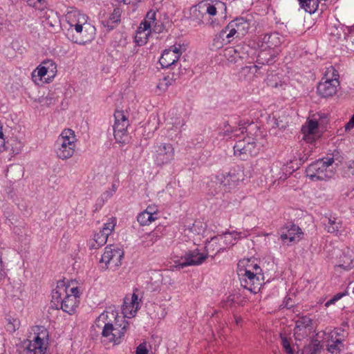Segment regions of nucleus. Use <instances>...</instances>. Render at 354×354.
I'll return each instance as SVG.
<instances>
[{
	"mask_svg": "<svg viewBox=\"0 0 354 354\" xmlns=\"http://www.w3.org/2000/svg\"><path fill=\"white\" fill-rule=\"evenodd\" d=\"M129 323L117 311L106 310L95 319V326L102 330V336L109 342L119 344L124 337Z\"/></svg>",
	"mask_w": 354,
	"mask_h": 354,
	"instance_id": "obj_1",
	"label": "nucleus"
},
{
	"mask_svg": "<svg viewBox=\"0 0 354 354\" xmlns=\"http://www.w3.org/2000/svg\"><path fill=\"white\" fill-rule=\"evenodd\" d=\"M82 290L75 281L68 283L59 281L55 289L52 292V303L57 309L73 315L80 304Z\"/></svg>",
	"mask_w": 354,
	"mask_h": 354,
	"instance_id": "obj_2",
	"label": "nucleus"
},
{
	"mask_svg": "<svg viewBox=\"0 0 354 354\" xmlns=\"http://www.w3.org/2000/svg\"><path fill=\"white\" fill-rule=\"evenodd\" d=\"M237 273L241 286L254 294L257 293L264 282L262 269L254 259H247L239 261Z\"/></svg>",
	"mask_w": 354,
	"mask_h": 354,
	"instance_id": "obj_3",
	"label": "nucleus"
},
{
	"mask_svg": "<svg viewBox=\"0 0 354 354\" xmlns=\"http://www.w3.org/2000/svg\"><path fill=\"white\" fill-rule=\"evenodd\" d=\"M281 39L278 33L265 34L261 35L257 41V46L261 49L259 54L258 60L262 64H272L275 57L279 55V47Z\"/></svg>",
	"mask_w": 354,
	"mask_h": 354,
	"instance_id": "obj_4",
	"label": "nucleus"
},
{
	"mask_svg": "<svg viewBox=\"0 0 354 354\" xmlns=\"http://www.w3.org/2000/svg\"><path fill=\"white\" fill-rule=\"evenodd\" d=\"M77 138L71 129H64L54 143V152L57 158L66 160L73 156L77 148Z\"/></svg>",
	"mask_w": 354,
	"mask_h": 354,
	"instance_id": "obj_5",
	"label": "nucleus"
},
{
	"mask_svg": "<svg viewBox=\"0 0 354 354\" xmlns=\"http://www.w3.org/2000/svg\"><path fill=\"white\" fill-rule=\"evenodd\" d=\"M333 158H324L310 164L306 170L307 176L313 181L326 180L334 174Z\"/></svg>",
	"mask_w": 354,
	"mask_h": 354,
	"instance_id": "obj_6",
	"label": "nucleus"
},
{
	"mask_svg": "<svg viewBox=\"0 0 354 354\" xmlns=\"http://www.w3.org/2000/svg\"><path fill=\"white\" fill-rule=\"evenodd\" d=\"M339 85V73L333 66L326 68L324 77L317 86V93L323 97H328L334 95Z\"/></svg>",
	"mask_w": 354,
	"mask_h": 354,
	"instance_id": "obj_7",
	"label": "nucleus"
},
{
	"mask_svg": "<svg viewBox=\"0 0 354 354\" xmlns=\"http://www.w3.org/2000/svg\"><path fill=\"white\" fill-rule=\"evenodd\" d=\"M162 26L157 25L156 13L153 10H149L138 28L135 37L136 41L139 45H144L147 42L149 36L152 32H160Z\"/></svg>",
	"mask_w": 354,
	"mask_h": 354,
	"instance_id": "obj_8",
	"label": "nucleus"
},
{
	"mask_svg": "<svg viewBox=\"0 0 354 354\" xmlns=\"http://www.w3.org/2000/svg\"><path fill=\"white\" fill-rule=\"evenodd\" d=\"M252 19L247 17H238L232 21L220 32V37L224 39L226 38L227 42H230L231 38L236 35L237 37L244 36L252 26Z\"/></svg>",
	"mask_w": 354,
	"mask_h": 354,
	"instance_id": "obj_9",
	"label": "nucleus"
},
{
	"mask_svg": "<svg viewBox=\"0 0 354 354\" xmlns=\"http://www.w3.org/2000/svg\"><path fill=\"white\" fill-rule=\"evenodd\" d=\"M48 332L44 327H37L31 339L24 342L26 354H44L48 345Z\"/></svg>",
	"mask_w": 354,
	"mask_h": 354,
	"instance_id": "obj_10",
	"label": "nucleus"
},
{
	"mask_svg": "<svg viewBox=\"0 0 354 354\" xmlns=\"http://www.w3.org/2000/svg\"><path fill=\"white\" fill-rule=\"evenodd\" d=\"M259 148L256 140L252 137H245L236 141L234 146V155L243 160H246L259 153Z\"/></svg>",
	"mask_w": 354,
	"mask_h": 354,
	"instance_id": "obj_11",
	"label": "nucleus"
},
{
	"mask_svg": "<svg viewBox=\"0 0 354 354\" xmlns=\"http://www.w3.org/2000/svg\"><path fill=\"white\" fill-rule=\"evenodd\" d=\"M117 224V219L115 217L111 216L103 224L102 228L98 232L93 234V239H90L88 245L90 249H98L104 245L113 232Z\"/></svg>",
	"mask_w": 354,
	"mask_h": 354,
	"instance_id": "obj_12",
	"label": "nucleus"
},
{
	"mask_svg": "<svg viewBox=\"0 0 354 354\" xmlns=\"http://www.w3.org/2000/svg\"><path fill=\"white\" fill-rule=\"evenodd\" d=\"M123 250L118 245H107L102 255L100 263H104L106 268L116 270L121 265L124 257Z\"/></svg>",
	"mask_w": 354,
	"mask_h": 354,
	"instance_id": "obj_13",
	"label": "nucleus"
},
{
	"mask_svg": "<svg viewBox=\"0 0 354 354\" xmlns=\"http://www.w3.org/2000/svg\"><path fill=\"white\" fill-rule=\"evenodd\" d=\"M56 63L52 59L44 60L31 74L32 80L37 84H39L42 79L47 76L46 82H50L57 75Z\"/></svg>",
	"mask_w": 354,
	"mask_h": 354,
	"instance_id": "obj_14",
	"label": "nucleus"
},
{
	"mask_svg": "<svg viewBox=\"0 0 354 354\" xmlns=\"http://www.w3.org/2000/svg\"><path fill=\"white\" fill-rule=\"evenodd\" d=\"M193 13L198 12L202 15V17L208 15L212 18L216 16L223 17L226 15V4L221 1H214L209 2L207 1L201 2L193 8Z\"/></svg>",
	"mask_w": 354,
	"mask_h": 354,
	"instance_id": "obj_15",
	"label": "nucleus"
},
{
	"mask_svg": "<svg viewBox=\"0 0 354 354\" xmlns=\"http://www.w3.org/2000/svg\"><path fill=\"white\" fill-rule=\"evenodd\" d=\"M244 172L241 168L231 169L225 174H221L215 178V183L225 188V191H230L244 180Z\"/></svg>",
	"mask_w": 354,
	"mask_h": 354,
	"instance_id": "obj_16",
	"label": "nucleus"
},
{
	"mask_svg": "<svg viewBox=\"0 0 354 354\" xmlns=\"http://www.w3.org/2000/svg\"><path fill=\"white\" fill-rule=\"evenodd\" d=\"M153 160L158 166L171 162L175 156V149L170 143H158L155 147Z\"/></svg>",
	"mask_w": 354,
	"mask_h": 354,
	"instance_id": "obj_17",
	"label": "nucleus"
},
{
	"mask_svg": "<svg viewBox=\"0 0 354 354\" xmlns=\"http://www.w3.org/2000/svg\"><path fill=\"white\" fill-rule=\"evenodd\" d=\"M185 50V46L180 43H176L169 48L165 49L159 59L162 67L168 68L174 64Z\"/></svg>",
	"mask_w": 354,
	"mask_h": 354,
	"instance_id": "obj_18",
	"label": "nucleus"
},
{
	"mask_svg": "<svg viewBox=\"0 0 354 354\" xmlns=\"http://www.w3.org/2000/svg\"><path fill=\"white\" fill-rule=\"evenodd\" d=\"M241 238V232L236 231L227 232L212 238V243L208 248L210 249L214 244H217L218 245H216L218 248L217 250H223V251H225L235 245Z\"/></svg>",
	"mask_w": 354,
	"mask_h": 354,
	"instance_id": "obj_19",
	"label": "nucleus"
},
{
	"mask_svg": "<svg viewBox=\"0 0 354 354\" xmlns=\"http://www.w3.org/2000/svg\"><path fill=\"white\" fill-rule=\"evenodd\" d=\"M207 259L205 252H201L198 248L187 252L180 259L174 261L175 267L183 268L187 266H198Z\"/></svg>",
	"mask_w": 354,
	"mask_h": 354,
	"instance_id": "obj_20",
	"label": "nucleus"
},
{
	"mask_svg": "<svg viewBox=\"0 0 354 354\" xmlns=\"http://www.w3.org/2000/svg\"><path fill=\"white\" fill-rule=\"evenodd\" d=\"M65 17L71 30H82L83 26L91 24L86 15L73 7L67 9Z\"/></svg>",
	"mask_w": 354,
	"mask_h": 354,
	"instance_id": "obj_21",
	"label": "nucleus"
},
{
	"mask_svg": "<svg viewBox=\"0 0 354 354\" xmlns=\"http://www.w3.org/2000/svg\"><path fill=\"white\" fill-rule=\"evenodd\" d=\"M303 233L300 227L291 224L285 226L281 230L280 239L284 244H290L299 241L301 239Z\"/></svg>",
	"mask_w": 354,
	"mask_h": 354,
	"instance_id": "obj_22",
	"label": "nucleus"
},
{
	"mask_svg": "<svg viewBox=\"0 0 354 354\" xmlns=\"http://www.w3.org/2000/svg\"><path fill=\"white\" fill-rule=\"evenodd\" d=\"M313 330L312 319L308 317H302L296 321L294 328L295 338L301 340L308 337Z\"/></svg>",
	"mask_w": 354,
	"mask_h": 354,
	"instance_id": "obj_23",
	"label": "nucleus"
},
{
	"mask_svg": "<svg viewBox=\"0 0 354 354\" xmlns=\"http://www.w3.org/2000/svg\"><path fill=\"white\" fill-rule=\"evenodd\" d=\"M40 17L44 26L48 29L50 32L56 31L60 27V21L57 12L47 8L42 12H40Z\"/></svg>",
	"mask_w": 354,
	"mask_h": 354,
	"instance_id": "obj_24",
	"label": "nucleus"
},
{
	"mask_svg": "<svg viewBox=\"0 0 354 354\" xmlns=\"http://www.w3.org/2000/svg\"><path fill=\"white\" fill-rule=\"evenodd\" d=\"M77 35L73 41L80 45H85L92 41L95 37L96 29L91 24H86L83 26L82 30H75Z\"/></svg>",
	"mask_w": 354,
	"mask_h": 354,
	"instance_id": "obj_25",
	"label": "nucleus"
},
{
	"mask_svg": "<svg viewBox=\"0 0 354 354\" xmlns=\"http://www.w3.org/2000/svg\"><path fill=\"white\" fill-rule=\"evenodd\" d=\"M139 308L138 297L136 293L131 297H126L122 307V317H133Z\"/></svg>",
	"mask_w": 354,
	"mask_h": 354,
	"instance_id": "obj_26",
	"label": "nucleus"
},
{
	"mask_svg": "<svg viewBox=\"0 0 354 354\" xmlns=\"http://www.w3.org/2000/svg\"><path fill=\"white\" fill-rule=\"evenodd\" d=\"M301 131L304 134V140L312 143L319 137V124L317 120H309L302 127Z\"/></svg>",
	"mask_w": 354,
	"mask_h": 354,
	"instance_id": "obj_27",
	"label": "nucleus"
},
{
	"mask_svg": "<svg viewBox=\"0 0 354 354\" xmlns=\"http://www.w3.org/2000/svg\"><path fill=\"white\" fill-rule=\"evenodd\" d=\"M245 127H232L227 122L223 124V127L218 129V135L223 139H234L245 132Z\"/></svg>",
	"mask_w": 354,
	"mask_h": 354,
	"instance_id": "obj_28",
	"label": "nucleus"
},
{
	"mask_svg": "<svg viewBox=\"0 0 354 354\" xmlns=\"http://www.w3.org/2000/svg\"><path fill=\"white\" fill-rule=\"evenodd\" d=\"M243 49V48L241 46L236 48L230 46L223 50L222 55L230 62L236 63L239 59H243L244 58L241 52Z\"/></svg>",
	"mask_w": 354,
	"mask_h": 354,
	"instance_id": "obj_29",
	"label": "nucleus"
},
{
	"mask_svg": "<svg viewBox=\"0 0 354 354\" xmlns=\"http://www.w3.org/2000/svg\"><path fill=\"white\" fill-rule=\"evenodd\" d=\"M339 263L337 265L339 268L349 270L354 267V248H347L339 257Z\"/></svg>",
	"mask_w": 354,
	"mask_h": 354,
	"instance_id": "obj_30",
	"label": "nucleus"
},
{
	"mask_svg": "<svg viewBox=\"0 0 354 354\" xmlns=\"http://www.w3.org/2000/svg\"><path fill=\"white\" fill-rule=\"evenodd\" d=\"M324 225L327 232L331 234H338L343 230L342 221L336 217L327 218V223L325 222Z\"/></svg>",
	"mask_w": 354,
	"mask_h": 354,
	"instance_id": "obj_31",
	"label": "nucleus"
},
{
	"mask_svg": "<svg viewBox=\"0 0 354 354\" xmlns=\"http://www.w3.org/2000/svg\"><path fill=\"white\" fill-rule=\"evenodd\" d=\"M129 125L125 124H114L113 126V135L117 142L124 144L126 143L128 135H127V127Z\"/></svg>",
	"mask_w": 354,
	"mask_h": 354,
	"instance_id": "obj_32",
	"label": "nucleus"
},
{
	"mask_svg": "<svg viewBox=\"0 0 354 354\" xmlns=\"http://www.w3.org/2000/svg\"><path fill=\"white\" fill-rule=\"evenodd\" d=\"M324 336V339L326 340V343L335 342L336 339L344 342L346 337V333L344 329L339 328L325 333Z\"/></svg>",
	"mask_w": 354,
	"mask_h": 354,
	"instance_id": "obj_33",
	"label": "nucleus"
},
{
	"mask_svg": "<svg viewBox=\"0 0 354 354\" xmlns=\"http://www.w3.org/2000/svg\"><path fill=\"white\" fill-rule=\"evenodd\" d=\"M300 7L310 14L315 13L319 6L318 0H298Z\"/></svg>",
	"mask_w": 354,
	"mask_h": 354,
	"instance_id": "obj_34",
	"label": "nucleus"
},
{
	"mask_svg": "<svg viewBox=\"0 0 354 354\" xmlns=\"http://www.w3.org/2000/svg\"><path fill=\"white\" fill-rule=\"evenodd\" d=\"M259 70V67L257 65L247 66L241 68V73L245 79L251 80L253 76H257Z\"/></svg>",
	"mask_w": 354,
	"mask_h": 354,
	"instance_id": "obj_35",
	"label": "nucleus"
},
{
	"mask_svg": "<svg viewBox=\"0 0 354 354\" xmlns=\"http://www.w3.org/2000/svg\"><path fill=\"white\" fill-rule=\"evenodd\" d=\"M174 82V79L169 76H166L160 79L156 86L157 90L160 91L158 94L165 93L168 89L169 86L173 84Z\"/></svg>",
	"mask_w": 354,
	"mask_h": 354,
	"instance_id": "obj_36",
	"label": "nucleus"
},
{
	"mask_svg": "<svg viewBox=\"0 0 354 354\" xmlns=\"http://www.w3.org/2000/svg\"><path fill=\"white\" fill-rule=\"evenodd\" d=\"M137 221L141 225L145 226L150 225L156 219L144 210L138 215Z\"/></svg>",
	"mask_w": 354,
	"mask_h": 354,
	"instance_id": "obj_37",
	"label": "nucleus"
},
{
	"mask_svg": "<svg viewBox=\"0 0 354 354\" xmlns=\"http://www.w3.org/2000/svg\"><path fill=\"white\" fill-rule=\"evenodd\" d=\"M115 124L129 125L128 113L122 110H116L114 113Z\"/></svg>",
	"mask_w": 354,
	"mask_h": 354,
	"instance_id": "obj_38",
	"label": "nucleus"
},
{
	"mask_svg": "<svg viewBox=\"0 0 354 354\" xmlns=\"http://www.w3.org/2000/svg\"><path fill=\"white\" fill-rule=\"evenodd\" d=\"M327 350L332 354H339L344 348L343 342L335 340V342L326 343Z\"/></svg>",
	"mask_w": 354,
	"mask_h": 354,
	"instance_id": "obj_39",
	"label": "nucleus"
},
{
	"mask_svg": "<svg viewBox=\"0 0 354 354\" xmlns=\"http://www.w3.org/2000/svg\"><path fill=\"white\" fill-rule=\"evenodd\" d=\"M27 4L35 8L36 10H39L40 12L44 11L48 6V3L46 0H25Z\"/></svg>",
	"mask_w": 354,
	"mask_h": 354,
	"instance_id": "obj_40",
	"label": "nucleus"
},
{
	"mask_svg": "<svg viewBox=\"0 0 354 354\" xmlns=\"http://www.w3.org/2000/svg\"><path fill=\"white\" fill-rule=\"evenodd\" d=\"M160 238L158 232L156 231H152L150 233L145 236V242L146 246L152 245L153 243L157 242Z\"/></svg>",
	"mask_w": 354,
	"mask_h": 354,
	"instance_id": "obj_41",
	"label": "nucleus"
},
{
	"mask_svg": "<svg viewBox=\"0 0 354 354\" xmlns=\"http://www.w3.org/2000/svg\"><path fill=\"white\" fill-rule=\"evenodd\" d=\"M20 322L17 318L8 317L7 319L6 330L9 333H14L19 328Z\"/></svg>",
	"mask_w": 354,
	"mask_h": 354,
	"instance_id": "obj_42",
	"label": "nucleus"
},
{
	"mask_svg": "<svg viewBox=\"0 0 354 354\" xmlns=\"http://www.w3.org/2000/svg\"><path fill=\"white\" fill-rule=\"evenodd\" d=\"M321 346L319 345V342H315L306 347L302 354H319Z\"/></svg>",
	"mask_w": 354,
	"mask_h": 354,
	"instance_id": "obj_43",
	"label": "nucleus"
},
{
	"mask_svg": "<svg viewBox=\"0 0 354 354\" xmlns=\"http://www.w3.org/2000/svg\"><path fill=\"white\" fill-rule=\"evenodd\" d=\"M211 243H212V239L206 243L205 247V254H207V257L208 256H211L213 257L214 255L217 254L218 253L223 252V250H217L218 249L216 246V245H218L217 244H214L213 246H212V248L210 249H209L208 246L211 244Z\"/></svg>",
	"mask_w": 354,
	"mask_h": 354,
	"instance_id": "obj_44",
	"label": "nucleus"
},
{
	"mask_svg": "<svg viewBox=\"0 0 354 354\" xmlns=\"http://www.w3.org/2000/svg\"><path fill=\"white\" fill-rule=\"evenodd\" d=\"M121 10L119 8H116L113 10V12L110 15L109 18V23L115 24L120 20Z\"/></svg>",
	"mask_w": 354,
	"mask_h": 354,
	"instance_id": "obj_45",
	"label": "nucleus"
},
{
	"mask_svg": "<svg viewBox=\"0 0 354 354\" xmlns=\"http://www.w3.org/2000/svg\"><path fill=\"white\" fill-rule=\"evenodd\" d=\"M281 344L283 349L288 354H294V352L291 348L290 342L288 339L285 336H281Z\"/></svg>",
	"mask_w": 354,
	"mask_h": 354,
	"instance_id": "obj_46",
	"label": "nucleus"
},
{
	"mask_svg": "<svg viewBox=\"0 0 354 354\" xmlns=\"http://www.w3.org/2000/svg\"><path fill=\"white\" fill-rule=\"evenodd\" d=\"M145 211L151 216H153L156 220L158 218V208L155 205H151L147 206Z\"/></svg>",
	"mask_w": 354,
	"mask_h": 354,
	"instance_id": "obj_47",
	"label": "nucleus"
},
{
	"mask_svg": "<svg viewBox=\"0 0 354 354\" xmlns=\"http://www.w3.org/2000/svg\"><path fill=\"white\" fill-rule=\"evenodd\" d=\"M173 127L176 128L178 133L181 132L182 128L185 126V120L180 118H176L175 120L172 122Z\"/></svg>",
	"mask_w": 354,
	"mask_h": 354,
	"instance_id": "obj_48",
	"label": "nucleus"
},
{
	"mask_svg": "<svg viewBox=\"0 0 354 354\" xmlns=\"http://www.w3.org/2000/svg\"><path fill=\"white\" fill-rule=\"evenodd\" d=\"M23 148V144L17 140H13V142L12 144V150L13 153L18 154Z\"/></svg>",
	"mask_w": 354,
	"mask_h": 354,
	"instance_id": "obj_49",
	"label": "nucleus"
},
{
	"mask_svg": "<svg viewBox=\"0 0 354 354\" xmlns=\"http://www.w3.org/2000/svg\"><path fill=\"white\" fill-rule=\"evenodd\" d=\"M344 295H346V293H337L335 295L333 296V297L328 301H327L325 304V306L326 307L329 306L330 305L334 304L336 301L339 300L341 298H342Z\"/></svg>",
	"mask_w": 354,
	"mask_h": 354,
	"instance_id": "obj_50",
	"label": "nucleus"
},
{
	"mask_svg": "<svg viewBox=\"0 0 354 354\" xmlns=\"http://www.w3.org/2000/svg\"><path fill=\"white\" fill-rule=\"evenodd\" d=\"M136 354H149V351L145 343L140 344L136 351Z\"/></svg>",
	"mask_w": 354,
	"mask_h": 354,
	"instance_id": "obj_51",
	"label": "nucleus"
},
{
	"mask_svg": "<svg viewBox=\"0 0 354 354\" xmlns=\"http://www.w3.org/2000/svg\"><path fill=\"white\" fill-rule=\"evenodd\" d=\"M44 103L47 105H49L50 104H53L55 101V97H53V94H48L44 99Z\"/></svg>",
	"mask_w": 354,
	"mask_h": 354,
	"instance_id": "obj_52",
	"label": "nucleus"
},
{
	"mask_svg": "<svg viewBox=\"0 0 354 354\" xmlns=\"http://www.w3.org/2000/svg\"><path fill=\"white\" fill-rule=\"evenodd\" d=\"M354 127V114L351 118L350 120L345 125L346 131H349Z\"/></svg>",
	"mask_w": 354,
	"mask_h": 354,
	"instance_id": "obj_53",
	"label": "nucleus"
},
{
	"mask_svg": "<svg viewBox=\"0 0 354 354\" xmlns=\"http://www.w3.org/2000/svg\"><path fill=\"white\" fill-rule=\"evenodd\" d=\"M6 277V272L3 268V265L1 259H0V281Z\"/></svg>",
	"mask_w": 354,
	"mask_h": 354,
	"instance_id": "obj_54",
	"label": "nucleus"
},
{
	"mask_svg": "<svg viewBox=\"0 0 354 354\" xmlns=\"http://www.w3.org/2000/svg\"><path fill=\"white\" fill-rule=\"evenodd\" d=\"M114 194L113 193V192L111 191V189H109V190H106V192H104L102 196V198H104V199L106 200H108L109 198H110Z\"/></svg>",
	"mask_w": 354,
	"mask_h": 354,
	"instance_id": "obj_55",
	"label": "nucleus"
},
{
	"mask_svg": "<svg viewBox=\"0 0 354 354\" xmlns=\"http://www.w3.org/2000/svg\"><path fill=\"white\" fill-rule=\"evenodd\" d=\"M347 167L349 170H351V172L352 174H354V162L353 161H349L346 163Z\"/></svg>",
	"mask_w": 354,
	"mask_h": 354,
	"instance_id": "obj_56",
	"label": "nucleus"
},
{
	"mask_svg": "<svg viewBox=\"0 0 354 354\" xmlns=\"http://www.w3.org/2000/svg\"><path fill=\"white\" fill-rule=\"evenodd\" d=\"M118 189V185L116 183H113L111 185V188L110 189L111 192H113V194L116 192V190Z\"/></svg>",
	"mask_w": 354,
	"mask_h": 354,
	"instance_id": "obj_57",
	"label": "nucleus"
},
{
	"mask_svg": "<svg viewBox=\"0 0 354 354\" xmlns=\"http://www.w3.org/2000/svg\"><path fill=\"white\" fill-rule=\"evenodd\" d=\"M348 31L350 34L354 35V24L348 28Z\"/></svg>",
	"mask_w": 354,
	"mask_h": 354,
	"instance_id": "obj_58",
	"label": "nucleus"
},
{
	"mask_svg": "<svg viewBox=\"0 0 354 354\" xmlns=\"http://www.w3.org/2000/svg\"><path fill=\"white\" fill-rule=\"evenodd\" d=\"M122 1L124 4H130L131 3H132V1H131V0H122Z\"/></svg>",
	"mask_w": 354,
	"mask_h": 354,
	"instance_id": "obj_59",
	"label": "nucleus"
},
{
	"mask_svg": "<svg viewBox=\"0 0 354 354\" xmlns=\"http://www.w3.org/2000/svg\"><path fill=\"white\" fill-rule=\"evenodd\" d=\"M0 139L1 140H4V138H3V133L2 132L1 127H0Z\"/></svg>",
	"mask_w": 354,
	"mask_h": 354,
	"instance_id": "obj_60",
	"label": "nucleus"
},
{
	"mask_svg": "<svg viewBox=\"0 0 354 354\" xmlns=\"http://www.w3.org/2000/svg\"><path fill=\"white\" fill-rule=\"evenodd\" d=\"M215 24H218V23L216 22V19H214V20L212 19V21H211V24L213 26H214Z\"/></svg>",
	"mask_w": 354,
	"mask_h": 354,
	"instance_id": "obj_61",
	"label": "nucleus"
},
{
	"mask_svg": "<svg viewBox=\"0 0 354 354\" xmlns=\"http://www.w3.org/2000/svg\"><path fill=\"white\" fill-rule=\"evenodd\" d=\"M198 19L199 21H201V19L198 16Z\"/></svg>",
	"mask_w": 354,
	"mask_h": 354,
	"instance_id": "obj_62",
	"label": "nucleus"
},
{
	"mask_svg": "<svg viewBox=\"0 0 354 354\" xmlns=\"http://www.w3.org/2000/svg\"><path fill=\"white\" fill-rule=\"evenodd\" d=\"M198 19L199 21H201V19L198 16Z\"/></svg>",
	"mask_w": 354,
	"mask_h": 354,
	"instance_id": "obj_63",
	"label": "nucleus"
},
{
	"mask_svg": "<svg viewBox=\"0 0 354 354\" xmlns=\"http://www.w3.org/2000/svg\"><path fill=\"white\" fill-rule=\"evenodd\" d=\"M353 294H354V287L353 288Z\"/></svg>",
	"mask_w": 354,
	"mask_h": 354,
	"instance_id": "obj_64",
	"label": "nucleus"
}]
</instances>
